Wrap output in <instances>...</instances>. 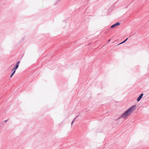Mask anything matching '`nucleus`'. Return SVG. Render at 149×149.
<instances>
[{"label":"nucleus","mask_w":149,"mask_h":149,"mask_svg":"<svg viewBox=\"0 0 149 149\" xmlns=\"http://www.w3.org/2000/svg\"><path fill=\"white\" fill-rule=\"evenodd\" d=\"M134 106H132L128 109L122 115L121 117L124 118H126L134 110Z\"/></svg>","instance_id":"obj_1"},{"label":"nucleus","mask_w":149,"mask_h":149,"mask_svg":"<svg viewBox=\"0 0 149 149\" xmlns=\"http://www.w3.org/2000/svg\"><path fill=\"white\" fill-rule=\"evenodd\" d=\"M20 63V61H18L16 63V65L15 67L13 69L12 71H15L17 69L19 66V64Z\"/></svg>","instance_id":"obj_2"},{"label":"nucleus","mask_w":149,"mask_h":149,"mask_svg":"<svg viewBox=\"0 0 149 149\" xmlns=\"http://www.w3.org/2000/svg\"><path fill=\"white\" fill-rule=\"evenodd\" d=\"M120 24L119 22H117L116 23L112 25L111 26V28H115L117 26H119Z\"/></svg>","instance_id":"obj_3"},{"label":"nucleus","mask_w":149,"mask_h":149,"mask_svg":"<svg viewBox=\"0 0 149 149\" xmlns=\"http://www.w3.org/2000/svg\"><path fill=\"white\" fill-rule=\"evenodd\" d=\"M143 93H142L139 96V97L137 98V101L138 102L141 99V98L143 96Z\"/></svg>","instance_id":"obj_4"},{"label":"nucleus","mask_w":149,"mask_h":149,"mask_svg":"<svg viewBox=\"0 0 149 149\" xmlns=\"http://www.w3.org/2000/svg\"><path fill=\"white\" fill-rule=\"evenodd\" d=\"M128 38H127L126 40H125L124 41H123V42H122L121 43H120L119 44V45L120 44H122V43H123L124 42H125L126 41L127 39H128Z\"/></svg>","instance_id":"obj_5"},{"label":"nucleus","mask_w":149,"mask_h":149,"mask_svg":"<svg viewBox=\"0 0 149 149\" xmlns=\"http://www.w3.org/2000/svg\"><path fill=\"white\" fill-rule=\"evenodd\" d=\"M13 71V72L12 73V74H13V75L15 74V71Z\"/></svg>","instance_id":"obj_6"},{"label":"nucleus","mask_w":149,"mask_h":149,"mask_svg":"<svg viewBox=\"0 0 149 149\" xmlns=\"http://www.w3.org/2000/svg\"><path fill=\"white\" fill-rule=\"evenodd\" d=\"M74 120H75V119H74V120L73 121H72V123H71V125H72V124H73V123L74 122Z\"/></svg>","instance_id":"obj_7"},{"label":"nucleus","mask_w":149,"mask_h":149,"mask_svg":"<svg viewBox=\"0 0 149 149\" xmlns=\"http://www.w3.org/2000/svg\"><path fill=\"white\" fill-rule=\"evenodd\" d=\"M13 74H11V75H10V77H12V76H13Z\"/></svg>","instance_id":"obj_8"},{"label":"nucleus","mask_w":149,"mask_h":149,"mask_svg":"<svg viewBox=\"0 0 149 149\" xmlns=\"http://www.w3.org/2000/svg\"><path fill=\"white\" fill-rule=\"evenodd\" d=\"M110 41V39H109V40L108 41V42H109Z\"/></svg>","instance_id":"obj_9"}]
</instances>
